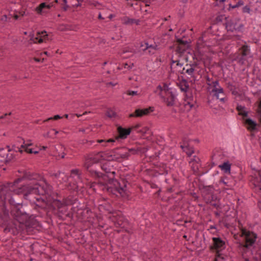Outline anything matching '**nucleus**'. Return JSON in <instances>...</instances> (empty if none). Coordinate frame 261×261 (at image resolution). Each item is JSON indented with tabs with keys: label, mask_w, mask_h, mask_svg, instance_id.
<instances>
[{
	"label": "nucleus",
	"mask_w": 261,
	"mask_h": 261,
	"mask_svg": "<svg viewBox=\"0 0 261 261\" xmlns=\"http://www.w3.org/2000/svg\"><path fill=\"white\" fill-rule=\"evenodd\" d=\"M224 158V156L223 154V152L221 150L216 149L215 150L213 154L211 157L212 159V163H215V162H221V163H229L230 161L229 160H222Z\"/></svg>",
	"instance_id": "nucleus-24"
},
{
	"label": "nucleus",
	"mask_w": 261,
	"mask_h": 261,
	"mask_svg": "<svg viewBox=\"0 0 261 261\" xmlns=\"http://www.w3.org/2000/svg\"><path fill=\"white\" fill-rule=\"evenodd\" d=\"M69 179V176L66 174H65L63 172H61V174H60L59 178L57 180H56V182L59 184H65V186L66 187L69 188V189H72L73 190H76L77 189V186L74 184H73V186H72V184L69 182L68 183Z\"/></svg>",
	"instance_id": "nucleus-20"
},
{
	"label": "nucleus",
	"mask_w": 261,
	"mask_h": 261,
	"mask_svg": "<svg viewBox=\"0 0 261 261\" xmlns=\"http://www.w3.org/2000/svg\"><path fill=\"white\" fill-rule=\"evenodd\" d=\"M233 238H234L235 240H239V241H240V239H239V237H238V234H234V236H233Z\"/></svg>",
	"instance_id": "nucleus-62"
},
{
	"label": "nucleus",
	"mask_w": 261,
	"mask_h": 261,
	"mask_svg": "<svg viewBox=\"0 0 261 261\" xmlns=\"http://www.w3.org/2000/svg\"><path fill=\"white\" fill-rule=\"evenodd\" d=\"M244 124L246 128L250 132H253L257 129V123L250 118L244 119Z\"/></svg>",
	"instance_id": "nucleus-28"
},
{
	"label": "nucleus",
	"mask_w": 261,
	"mask_h": 261,
	"mask_svg": "<svg viewBox=\"0 0 261 261\" xmlns=\"http://www.w3.org/2000/svg\"><path fill=\"white\" fill-rule=\"evenodd\" d=\"M108 219H110L116 227H120L125 231L128 232L129 226L128 221L123 217L120 211H113L109 212Z\"/></svg>",
	"instance_id": "nucleus-9"
},
{
	"label": "nucleus",
	"mask_w": 261,
	"mask_h": 261,
	"mask_svg": "<svg viewBox=\"0 0 261 261\" xmlns=\"http://www.w3.org/2000/svg\"><path fill=\"white\" fill-rule=\"evenodd\" d=\"M60 118H61V117L60 115H55L54 117H50V118H48L47 119L44 120V122L48 121V120H53V119L54 120H58Z\"/></svg>",
	"instance_id": "nucleus-47"
},
{
	"label": "nucleus",
	"mask_w": 261,
	"mask_h": 261,
	"mask_svg": "<svg viewBox=\"0 0 261 261\" xmlns=\"http://www.w3.org/2000/svg\"><path fill=\"white\" fill-rule=\"evenodd\" d=\"M32 145L31 143H24L21 145L20 147H16L15 145H13L12 147L9 146H7L6 148H0V156L3 158L5 160V162H10L14 158V155L12 151L15 152H19L20 153H22L25 152L27 153L30 154H37L41 150H45L46 146L36 147L35 148H31Z\"/></svg>",
	"instance_id": "nucleus-4"
},
{
	"label": "nucleus",
	"mask_w": 261,
	"mask_h": 261,
	"mask_svg": "<svg viewBox=\"0 0 261 261\" xmlns=\"http://www.w3.org/2000/svg\"><path fill=\"white\" fill-rule=\"evenodd\" d=\"M132 130V128H124L121 126H119L117 128V132L118 134V136H116L115 139H110L107 140L103 139L97 140V142L99 143H104V144H102V146H107L108 143L114 142L116 140H118L119 139H124L126 138L127 136H128L130 134Z\"/></svg>",
	"instance_id": "nucleus-13"
},
{
	"label": "nucleus",
	"mask_w": 261,
	"mask_h": 261,
	"mask_svg": "<svg viewBox=\"0 0 261 261\" xmlns=\"http://www.w3.org/2000/svg\"><path fill=\"white\" fill-rule=\"evenodd\" d=\"M198 65L195 62L191 64H187L185 67L182 68V71H185V72L191 77L194 76L195 72L197 71Z\"/></svg>",
	"instance_id": "nucleus-27"
},
{
	"label": "nucleus",
	"mask_w": 261,
	"mask_h": 261,
	"mask_svg": "<svg viewBox=\"0 0 261 261\" xmlns=\"http://www.w3.org/2000/svg\"><path fill=\"white\" fill-rule=\"evenodd\" d=\"M231 164H219L220 168L225 173L230 174Z\"/></svg>",
	"instance_id": "nucleus-37"
},
{
	"label": "nucleus",
	"mask_w": 261,
	"mask_h": 261,
	"mask_svg": "<svg viewBox=\"0 0 261 261\" xmlns=\"http://www.w3.org/2000/svg\"><path fill=\"white\" fill-rule=\"evenodd\" d=\"M144 46V48H142V49L143 50H148V53L150 54H154L157 49L156 45H149L147 43H145L144 45H141L142 47H143Z\"/></svg>",
	"instance_id": "nucleus-30"
},
{
	"label": "nucleus",
	"mask_w": 261,
	"mask_h": 261,
	"mask_svg": "<svg viewBox=\"0 0 261 261\" xmlns=\"http://www.w3.org/2000/svg\"><path fill=\"white\" fill-rule=\"evenodd\" d=\"M239 115L243 116L244 117L247 116V112L245 111H242V112H239Z\"/></svg>",
	"instance_id": "nucleus-54"
},
{
	"label": "nucleus",
	"mask_w": 261,
	"mask_h": 261,
	"mask_svg": "<svg viewBox=\"0 0 261 261\" xmlns=\"http://www.w3.org/2000/svg\"><path fill=\"white\" fill-rule=\"evenodd\" d=\"M239 115L243 116L244 117L247 116V112L245 111H242V112H239Z\"/></svg>",
	"instance_id": "nucleus-53"
},
{
	"label": "nucleus",
	"mask_w": 261,
	"mask_h": 261,
	"mask_svg": "<svg viewBox=\"0 0 261 261\" xmlns=\"http://www.w3.org/2000/svg\"><path fill=\"white\" fill-rule=\"evenodd\" d=\"M217 199V196L213 193L208 198V200H206L205 201L207 203H212V202H215Z\"/></svg>",
	"instance_id": "nucleus-42"
},
{
	"label": "nucleus",
	"mask_w": 261,
	"mask_h": 261,
	"mask_svg": "<svg viewBox=\"0 0 261 261\" xmlns=\"http://www.w3.org/2000/svg\"><path fill=\"white\" fill-rule=\"evenodd\" d=\"M240 53L237 56V60L239 63L241 64H245L248 58H251L250 50L248 45H244L240 48Z\"/></svg>",
	"instance_id": "nucleus-16"
},
{
	"label": "nucleus",
	"mask_w": 261,
	"mask_h": 261,
	"mask_svg": "<svg viewBox=\"0 0 261 261\" xmlns=\"http://www.w3.org/2000/svg\"><path fill=\"white\" fill-rule=\"evenodd\" d=\"M200 189L201 190L202 196L205 200H208V198L214 192V188L213 186L206 184L205 181H200Z\"/></svg>",
	"instance_id": "nucleus-18"
},
{
	"label": "nucleus",
	"mask_w": 261,
	"mask_h": 261,
	"mask_svg": "<svg viewBox=\"0 0 261 261\" xmlns=\"http://www.w3.org/2000/svg\"><path fill=\"white\" fill-rule=\"evenodd\" d=\"M85 166L87 171L90 173L91 176L95 180H99L104 176H112L115 177V171L113 166H110V164H102L100 166L101 169L99 168H95L94 164H86Z\"/></svg>",
	"instance_id": "nucleus-6"
},
{
	"label": "nucleus",
	"mask_w": 261,
	"mask_h": 261,
	"mask_svg": "<svg viewBox=\"0 0 261 261\" xmlns=\"http://www.w3.org/2000/svg\"><path fill=\"white\" fill-rule=\"evenodd\" d=\"M122 23L125 24H133L134 23L138 24L139 20L129 18L127 16H124L121 18Z\"/></svg>",
	"instance_id": "nucleus-32"
},
{
	"label": "nucleus",
	"mask_w": 261,
	"mask_h": 261,
	"mask_svg": "<svg viewBox=\"0 0 261 261\" xmlns=\"http://www.w3.org/2000/svg\"><path fill=\"white\" fill-rule=\"evenodd\" d=\"M13 17L16 20H17L20 18L19 15H18V13L16 12L13 15Z\"/></svg>",
	"instance_id": "nucleus-55"
},
{
	"label": "nucleus",
	"mask_w": 261,
	"mask_h": 261,
	"mask_svg": "<svg viewBox=\"0 0 261 261\" xmlns=\"http://www.w3.org/2000/svg\"><path fill=\"white\" fill-rule=\"evenodd\" d=\"M0 207V226L4 228L5 233L16 236L24 230L27 232L32 230V228H28L24 222H16L10 218L9 210L5 205V202H3Z\"/></svg>",
	"instance_id": "nucleus-3"
},
{
	"label": "nucleus",
	"mask_w": 261,
	"mask_h": 261,
	"mask_svg": "<svg viewBox=\"0 0 261 261\" xmlns=\"http://www.w3.org/2000/svg\"><path fill=\"white\" fill-rule=\"evenodd\" d=\"M34 60L37 62H43V61L44 60V59L43 58L40 59V58H35Z\"/></svg>",
	"instance_id": "nucleus-57"
},
{
	"label": "nucleus",
	"mask_w": 261,
	"mask_h": 261,
	"mask_svg": "<svg viewBox=\"0 0 261 261\" xmlns=\"http://www.w3.org/2000/svg\"><path fill=\"white\" fill-rule=\"evenodd\" d=\"M38 188V195H51L53 187L44 180V184L40 185L37 182Z\"/></svg>",
	"instance_id": "nucleus-23"
},
{
	"label": "nucleus",
	"mask_w": 261,
	"mask_h": 261,
	"mask_svg": "<svg viewBox=\"0 0 261 261\" xmlns=\"http://www.w3.org/2000/svg\"><path fill=\"white\" fill-rule=\"evenodd\" d=\"M107 116L109 117H114L115 114V113L112 111H109L107 112Z\"/></svg>",
	"instance_id": "nucleus-50"
},
{
	"label": "nucleus",
	"mask_w": 261,
	"mask_h": 261,
	"mask_svg": "<svg viewBox=\"0 0 261 261\" xmlns=\"http://www.w3.org/2000/svg\"><path fill=\"white\" fill-rule=\"evenodd\" d=\"M155 92L161 97L167 106H173L175 105L176 97V91L166 84L163 83L158 86Z\"/></svg>",
	"instance_id": "nucleus-7"
},
{
	"label": "nucleus",
	"mask_w": 261,
	"mask_h": 261,
	"mask_svg": "<svg viewBox=\"0 0 261 261\" xmlns=\"http://www.w3.org/2000/svg\"><path fill=\"white\" fill-rule=\"evenodd\" d=\"M207 91L216 96L217 99L223 101L225 98V94L223 89L220 86L218 81L212 80L207 77L206 80Z\"/></svg>",
	"instance_id": "nucleus-10"
},
{
	"label": "nucleus",
	"mask_w": 261,
	"mask_h": 261,
	"mask_svg": "<svg viewBox=\"0 0 261 261\" xmlns=\"http://www.w3.org/2000/svg\"><path fill=\"white\" fill-rule=\"evenodd\" d=\"M19 15V17H23L26 15L25 11L21 10L19 12H17Z\"/></svg>",
	"instance_id": "nucleus-51"
},
{
	"label": "nucleus",
	"mask_w": 261,
	"mask_h": 261,
	"mask_svg": "<svg viewBox=\"0 0 261 261\" xmlns=\"http://www.w3.org/2000/svg\"><path fill=\"white\" fill-rule=\"evenodd\" d=\"M237 110L239 111V113L242 112V111H244L243 107H242V106H238Z\"/></svg>",
	"instance_id": "nucleus-58"
},
{
	"label": "nucleus",
	"mask_w": 261,
	"mask_h": 261,
	"mask_svg": "<svg viewBox=\"0 0 261 261\" xmlns=\"http://www.w3.org/2000/svg\"><path fill=\"white\" fill-rule=\"evenodd\" d=\"M98 185L102 187V190L106 191L109 194L121 196L124 198L128 199L129 197V192L127 191V185L130 184L125 178H121L118 180L112 176H104L96 180L92 184Z\"/></svg>",
	"instance_id": "nucleus-2"
},
{
	"label": "nucleus",
	"mask_w": 261,
	"mask_h": 261,
	"mask_svg": "<svg viewBox=\"0 0 261 261\" xmlns=\"http://www.w3.org/2000/svg\"><path fill=\"white\" fill-rule=\"evenodd\" d=\"M238 244V248L241 249L242 248L241 251V256L243 258H244L245 254H246L250 250H252V249H247L245 247V245L243 244L242 243H241V241L237 242Z\"/></svg>",
	"instance_id": "nucleus-36"
},
{
	"label": "nucleus",
	"mask_w": 261,
	"mask_h": 261,
	"mask_svg": "<svg viewBox=\"0 0 261 261\" xmlns=\"http://www.w3.org/2000/svg\"><path fill=\"white\" fill-rule=\"evenodd\" d=\"M250 8L248 6H245L243 8V12L244 13H250Z\"/></svg>",
	"instance_id": "nucleus-49"
},
{
	"label": "nucleus",
	"mask_w": 261,
	"mask_h": 261,
	"mask_svg": "<svg viewBox=\"0 0 261 261\" xmlns=\"http://www.w3.org/2000/svg\"><path fill=\"white\" fill-rule=\"evenodd\" d=\"M76 200V197H75L73 196L69 195L66 198H63L62 201L68 206L75 203Z\"/></svg>",
	"instance_id": "nucleus-31"
},
{
	"label": "nucleus",
	"mask_w": 261,
	"mask_h": 261,
	"mask_svg": "<svg viewBox=\"0 0 261 261\" xmlns=\"http://www.w3.org/2000/svg\"><path fill=\"white\" fill-rule=\"evenodd\" d=\"M191 195L193 198H194L195 200H197L199 197L197 196L196 193H191Z\"/></svg>",
	"instance_id": "nucleus-52"
},
{
	"label": "nucleus",
	"mask_w": 261,
	"mask_h": 261,
	"mask_svg": "<svg viewBox=\"0 0 261 261\" xmlns=\"http://www.w3.org/2000/svg\"><path fill=\"white\" fill-rule=\"evenodd\" d=\"M191 168L192 169V170L193 171L194 173H198L199 174H201V173H200V171H202L203 168L202 167L201 169H200L197 164H193V166L191 167Z\"/></svg>",
	"instance_id": "nucleus-39"
},
{
	"label": "nucleus",
	"mask_w": 261,
	"mask_h": 261,
	"mask_svg": "<svg viewBox=\"0 0 261 261\" xmlns=\"http://www.w3.org/2000/svg\"><path fill=\"white\" fill-rule=\"evenodd\" d=\"M30 40L35 43H41L48 39V35L45 31L37 32L36 35L30 34Z\"/></svg>",
	"instance_id": "nucleus-21"
},
{
	"label": "nucleus",
	"mask_w": 261,
	"mask_h": 261,
	"mask_svg": "<svg viewBox=\"0 0 261 261\" xmlns=\"http://www.w3.org/2000/svg\"><path fill=\"white\" fill-rule=\"evenodd\" d=\"M243 4V2H241V1H239L238 4H237L236 5H230V7H231V8L232 9H234V8H236L238 7H239L241 5H242Z\"/></svg>",
	"instance_id": "nucleus-48"
},
{
	"label": "nucleus",
	"mask_w": 261,
	"mask_h": 261,
	"mask_svg": "<svg viewBox=\"0 0 261 261\" xmlns=\"http://www.w3.org/2000/svg\"><path fill=\"white\" fill-rule=\"evenodd\" d=\"M150 185H151V187L152 188H157V186H156V185L155 184L152 183V184H151Z\"/></svg>",
	"instance_id": "nucleus-64"
},
{
	"label": "nucleus",
	"mask_w": 261,
	"mask_h": 261,
	"mask_svg": "<svg viewBox=\"0 0 261 261\" xmlns=\"http://www.w3.org/2000/svg\"><path fill=\"white\" fill-rule=\"evenodd\" d=\"M212 206H213L214 207H216V208H218L219 207V205L218 204V203H217L215 202H212V203H210Z\"/></svg>",
	"instance_id": "nucleus-56"
},
{
	"label": "nucleus",
	"mask_w": 261,
	"mask_h": 261,
	"mask_svg": "<svg viewBox=\"0 0 261 261\" xmlns=\"http://www.w3.org/2000/svg\"><path fill=\"white\" fill-rule=\"evenodd\" d=\"M180 147L189 158V163H198L200 162L199 158L196 155L192 156V154L194 153L193 149L188 143L184 142L180 145Z\"/></svg>",
	"instance_id": "nucleus-15"
},
{
	"label": "nucleus",
	"mask_w": 261,
	"mask_h": 261,
	"mask_svg": "<svg viewBox=\"0 0 261 261\" xmlns=\"http://www.w3.org/2000/svg\"><path fill=\"white\" fill-rule=\"evenodd\" d=\"M224 226L227 228H228L229 227H230V225L229 223H224Z\"/></svg>",
	"instance_id": "nucleus-63"
},
{
	"label": "nucleus",
	"mask_w": 261,
	"mask_h": 261,
	"mask_svg": "<svg viewBox=\"0 0 261 261\" xmlns=\"http://www.w3.org/2000/svg\"><path fill=\"white\" fill-rule=\"evenodd\" d=\"M126 94L130 96H138L140 95V93H138L136 91L128 90L126 92Z\"/></svg>",
	"instance_id": "nucleus-44"
},
{
	"label": "nucleus",
	"mask_w": 261,
	"mask_h": 261,
	"mask_svg": "<svg viewBox=\"0 0 261 261\" xmlns=\"http://www.w3.org/2000/svg\"><path fill=\"white\" fill-rule=\"evenodd\" d=\"M21 190L20 192L23 194V197L27 200H29V196L31 194H38V188L37 186V182H36L33 186L23 185L19 188Z\"/></svg>",
	"instance_id": "nucleus-14"
},
{
	"label": "nucleus",
	"mask_w": 261,
	"mask_h": 261,
	"mask_svg": "<svg viewBox=\"0 0 261 261\" xmlns=\"http://www.w3.org/2000/svg\"><path fill=\"white\" fill-rule=\"evenodd\" d=\"M19 173H22V177L15 179L13 182H8L4 184H0V204L5 202L6 205L7 202L9 203L11 207V214L14 219L18 222H24L28 228L37 229L41 227V224L36 219L40 210L43 209V207L35 203H32L30 206L23 204L20 199L15 194L12 193L10 188L17 185L22 180H40L42 177L39 174L31 172L30 171L23 170H18Z\"/></svg>",
	"instance_id": "nucleus-1"
},
{
	"label": "nucleus",
	"mask_w": 261,
	"mask_h": 261,
	"mask_svg": "<svg viewBox=\"0 0 261 261\" xmlns=\"http://www.w3.org/2000/svg\"><path fill=\"white\" fill-rule=\"evenodd\" d=\"M50 8V6L45 3L40 4L35 8V11L38 14H42L47 12V11Z\"/></svg>",
	"instance_id": "nucleus-29"
},
{
	"label": "nucleus",
	"mask_w": 261,
	"mask_h": 261,
	"mask_svg": "<svg viewBox=\"0 0 261 261\" xmlns=\"http://www.w3.org/2000/svg\"><path fill=\"white\" fill-rule=\"evenodd\" d=\"M61 171H58L57 172H53L50 171L48 172V174L50 177H52L53 180L56 182V180H57L59 178L60 174H61Z\"/></svg>",
	"instance_id": "nucleus-38"
},
{
	"label": "nucleus",
	"mask_w": 261,
	"mask_h": 261,
	"mask_svg": "<svg viewBox=\"0 0 261 261\" xmlns=\"http://www.w3.org/2000/svg\"><path fill=\"white\" fill-rule=\"evenodd\" d=\"M140 127V125L139 124H137V125H136L135 126H132L130 128H132V130L133 129H138L139 127Z\"/></svg>",
	"instance_id": "nucleus-60"
},
{
	"label": "nucleus",
	"mask_w": 261,
	"mask_h": 261,
	"mask_svg": "<svg viewBox=\"0 0 261 261\" xmlns=\"http://www.w3.org/2000/svg\"><path fill=\"white\" fill-rule=\"evenodd\" d=\"M103 160L102 153L100 152L94 153H91L88 154L86 157V160L87 162H92V163H98Z\"/></svg>",
	"instance_id": "nucleus-25"
},
{
	"label": "nucleus",
	"mask_w": 261,
	"mask_h": 261,
	"mask_svg": "<svg viewBox=\"0 0 261 261\" xmlns=\"http://www.w3.org/2000/svg\"><path fill=\"white\" fill-rule=\"evenodd\" d=\"M148 150L147 146H139L136 149H130V151L132 153H144Z\"/></svg>",
	"instance_id": "nucleus-33"
},
{
	"label": "nucleus",
	"mask_w": 261,
	"mask_h": 261,
	"mask_svg": "<svg viewBox=\"0 0 261 261\" xmlns=\"http://www.w3.org/2000/svg\"><path fill=\"white\" fill-rule=\"evenodd\" d=\"M167 191L169 193H171L173 191V188L172 187H170V188H167Z\"/></svg>",
	"instance_id": "nucleus-61"
},
{
	"label": "nucleus",
	"mask_w": 261,
	"mask_h": 261,
	"mask_svg": "<svg viewBox=\"0 0 261 261\" xmlns=\"http://www.w3.org/2000/svg\"><path fill=\"white\" fill-rule=\"evenodd\" d=\"M177 43V46L171 59V68L173 72H180L185 62L189 61L186 51L188 46L187 42L178 39Z\"/></svg>",
	"instance_id": "nucleus-5"
},
{
	"label": "nucleus",
	"mask_w": 261,
	"mask_h": 261,
	"mask_svg": "<svg viewBox=\"0 0 261 261\" xmlns=\"http://www.w3.org/2000/svg\"><path fill=\"white\" fill-rule=\"evenodd\" d=\"M212 241L213 244L209 247L211 251H222L225 249V242L220 237H213L212 238Z\"/></svg>",
	"instance_id": "nucleus-17"
},
{
	"label": "nucleus",
	"mask_w": 261,
	"mask_h": 261,
	"mask_svg": "<svg viewBox=\"0 0 261 261\" xmlns=\"http://www.w3.org/2000/svg\"><path fill=\"white\" fill-rule=\"evenodd\" d=\"M170 168L167 167L166 164H162V166H155L153 169H148L145 171L150 175L158 173L160 175L167 174L170 172Z\"/></svg>",
	"instance_id": "nucleus-19"
},
{
	"label": "nucleus",
	"mask_w": 261,
	"mask_h": 261,
	"mask_svg": "<svg viewBox=\"0 0 261 261\" xmlns=\"http://www.w3.org/2000/svg\"><path fill=\"white\" fill-rule=\"evenodd\" d=\"M258 178L256 177L255 179H254V185L255 187L258 186L257 185L258 183L261 182V170H258Z\"/></svg>",
	"instance_id": "nucleus-43"
},
{
	"label": "nucleus",
	"mask_w": 261,
	"mask_h": 261,
	"mask_svg": "<svg viewBox=\"0 0 261 261\" xmlns=\"http://www.w3.org/2000/svg\"><path fill=\"white\" fill-rule=\"evenodd\" d=\"M71 175L80 176L81 171L78 169H72L70 171Z\"/></svg>",
	"instance_id": "nucleus-45"
},
{
	"label": "nucleus",
	"mask_w": 261,
	"mask_h": 261,
	"mask_svg": "<svg viewBox=\"0 0 261 261\" xmlns=\"http://www.w3.org/2000/svg\"><path fill=\"white\" fill-rule=\"evenodd\" d=\"M240 225H241V227L240 228L241 231L240 237L243 238V241L241 243L244 244L247 249H254L255 247L256 239L258 238L257 234L243 227L242 224L239 222Z\"/></svg>",
	"instance_id": "nucleus-8"
},
{
	"label": "nucleus",
	"mask_w": 261,
	"mask_h": 261,
	"mask_svg": "<svg viewBox=\"0 0 261 261\" xmlns=\"http://www.w3.org/2000/svg\"><path fill=\"white\" fill-rule=\"evenodd\" d=\"M153 111V108L152 107H149L148 108L143 109H136L135 111L130 114L129 116V117H140L144 115H148L151 112Z\"/></svg>",
	"instance_id": "nucleus-26"
},
{
	"label": "nucleus",
	"mask_w": 261,
	"mask_h": 261,
	"mask_svg": "<svg viewBox=\"0 0 261 261\" xmlns=\"http://www.w3.org/2000/svg\"><path fill=\"white\" fill-rule=\"evenodd\" d=\"M215 164H209L206 169H203L200 171L203 175V179L201 180L205 181L207 184H211L218 177V171L215 168Z\"/></svg>",
	"instance_id": "nucleus-12"
},
{
	"label": "nucleus",
	"mask_w": 261,
	"mask_h": 261,
	"mask_svg": "<svg viewBox=\"0 0 261 261\" xmlns=\"http://www.w3.org/2000/svg\"><path fill=\"white\" fill-rule=\"evenodd\" d=\"M139 132L143 135L145 134L150 135L151 134V131L149 130L148 127H144L139 130Z\"/></svg>",
	"instance_id": "nucleus-40"
},
{
	"label": "nucleus",
	"mask_w": 261,
	"mask_h": 261,
	"mask_svg": "<svg viewBox=\"0 0 261 261\" xmlns=\"http://www.w3.org/2000/svg\"><path fill=\"white\" fill-rule=\"evenodd\" d=\"M127 2V5L132 7L134 4L138 5L139 2H142L146 6H149L150 0H125Z\"/></svg>",
	"instance_id": "nucleus-34"
},
{
	"label": "nucleus",
	"mask_w": 261,
	"mask_h": 261,
	"mask_svg": "<svg viewBox=\"0 0 261 261\" xmlns=\"http://www.w3.org/2000/svg\"><path fill=\"white\" fill-rule=\"evenodd\" d=\"M50 207L55 211L59 217L63 218L65 217L70 218L72 214L68 211V205L63 202L61 200L57 199H53L50 203Z\"/></svg>",
	"instance_id": "nucleus-11"
},
{
	"label": "nucleus",
	"mask_w": 261,
	"mask_h": 261,
	"mask_svg": "<svg viewBox=\"0 0 261 261\" xmlns=\"http://www.w3.org/2000/svg\"><path fill=\"white\" fill-rule=\"evenodd\" d=\"M123 66L125 69H129L130 68V65H128L127 63L123 64Z\"/></svg>",
	"instance_id": "nucleus-59"
},
{
	"label": "nucleus",
	"mask_w": 261,
	"mask_h": 261,
	"mask_svg": "<svg viewBox=\"0 0 261 261\" xmlns=\"http://www.w3.org/2000/svg\"><path fill=\"white\" fill-rule=\"evenodd\" d=\"M93 215L94 216L95 214L93 213L88 207L84 209H78L76 212L77 217L81 220H86L89 221V219L93 217Z\"/></svg>",
	"instance_id": "nucleus-22"
},
{
	"label": "nucleus",
	"mask_w": 261,
	"mask_h": 261,
	"mask_svg": "<svg viewBox=\"0 0 261 261\" xmlns=\"http://www.w3.org/2000/svg\"><path fill=\"white\" fill-rule=\"evenodd\" d=\"M180 88L182 91H186L188 88L189 86L186 82L183 81L180 84Z\"/></svg>",
	"instance_id": "nucleus-41"
},
{
	"label": "nucleus",
	"mask_w": 261,
	"mask_h": 261,
	"mask_svg": "<svg viewBox=\"0 0 261 261\" xmlns=\"http://www.w3.org/2000/svg\"><path fill=\"white\" fill-rule=\"evenodd\" d=\"M221 251H219V250L215 251L216 252L215 258H217V259H218V260L219 258L222 260L225 259L224 257L222 256V254L220 253Z\"/></svg>",
	"instance_id": "nucleus-46"
},
{
	"label": "nucleus",
	"mask_w": 261,
	"mask_h": 261,
	"mask_svg": "<svg viewBox=\"0 0 261 261\" xmlns=\"http://www.w3.org/2000/svg\"><path fill=\"white\" fill-rule=\"evenodd\" d=\"M255 112L257 117L259 118L261 122V98H259L255 104Z\"/></svg>",
	"instance_id": "nucleus-35"
}]
</instances>
